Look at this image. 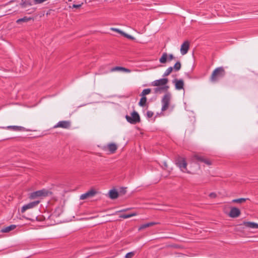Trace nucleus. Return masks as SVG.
Segmentation results:
<instances>
[{
  "mask_svg": "<svg viewBox=\"0 0 258 258\" xmlns=\"http://www.w3.org/2000/svg\"><path fill=\"white\" fill-rule=\"evenodd\" d=\"M226 75V72L223 67H220L216 68L212 73L210 81L212 83H216L220 79L224 78Z\"/></svg>",
  "mask_w": 258,
  "mask_h": 258,
  "instance_id": "1",
  "label": "nucleus"
},
{
  "mask_svg": "<svg viewBox=\"0 0 258 258\" xmlns=\"http://www.w3.org/2000/svg\"><path fill=\"white\" fill-rule=\"evenodd\" d=\"M175 162L176 165L180 168L181 171L188 172L187 169V163L185 158L178 156L176 157Z\"/></svg>",
  "mask_w": 258,
  "mask_h": 258,
  "instance_id": "2",
  "label": "nucleus"
},
{
  "mask_svg": "<svg viewBox=\"0 0 258 258\" xmlns=\"http://www.w3.org/2000/svg\"><path fill=\"white\" fill-rule=\"evenodd\" d=\"M171 98V94L169 92H167L163 96L161 100L162 105L161 110L162 111H165L168 108Z\"/></svg>",
  "mask_w": 258,
  "mask_h": 258,
  "instance_id": "3",
  "label": "nucleus"
},
{
  "mask_svg": "<svg viewBox=\"0 0 258 258\" xmlns=\"http://www.w3.org/2000/svg\"><path fill=\"white\" fill-rule=\"evenodd\" d=\"M51 192L48 190L43 189L37 190L30 194L29 198L31 199H34L38 197H44L51 195Z\"/></svg>",
  "mask_w": 258,
  "mask_h": 258,
  "instance_id": "4",
  "label": "nucleus"
},
{
  "mask_svg": "<svg viewBox=\"0 0 258 258\" xmlns=\"http://www.w3.org/2000/svg\"><path fill=\"white\" fill-rule=\"evenodd\" d=\"M125 118L128 122L132 124H136L140 121V115L136 111L132 113L131 116L126 115Z\"/></svg>",
  "mask_w": 258,
  "mask_h": 258,
  "instance_id": "5",
  "label": "nucleus"
},
{
  "mask_svg": "<svg viewBox=\"0 0 258 258\" xmlns=\"http://www.w3.org/2000/svg\"><path fill=\"white\" fill-rule=\"evenodd\" d=\"M175 59V57L172 54L168 55L166 52H164L161 57L159 58V62L161 63H165L168 60L171 61Z\"/></svg>",
  "mask_w": 258,
  "mask_h": 258,
  "instance_id": "6",
  "label": "nucleus"
},
{
  "mask_svg": "<svg viewBox=\"0 0 258 258\" xmlns=\"http://www.w3.org/2000/svg\"><path fill=\"white\" fill-rule=\"evenodd\" d=\"M40 202L39 200H36L24 205L21 208V212L24 213L28 209L36 207L39 204Z\"/></svg>",
  "mask_w": 258,
  "mask_h": 258,
  "instance_id": "7",
  "label": "nucleus"
},
{
  "mask_svg": "<svg viewBox=\"0 0 258 258\" xmlns=\"http://www.w3.org/2000/svg\"><path fill=\"white\" fill-rule=\"evenodd\" d=\"M192 160L193 161H197V162H204L205 163V164H206L207 165H210L211 164V162L204 158L203 156H200L198 154H195L193 155L192 157Z\"/></svg>",
  "mask_w": 258,
  "mask_h": 258,
  "instance_id": "8",
  "label": "nucleus"
},
{
  "mask_svg": "<svg viewBox=\"0 0 258 258\" xmlns=\"http://www.w3.org/2000/svg\"><path fill=\"white\" fill-rule=\"evenodd\" d=\"M71 122L69 120H63L59 121L56 124L53 126V128L61 127L63 128H69L71 127Z\"/></svg>",
  "mask_w": 258,
  "mask_h": 258,
  "instance_id": "9",
  "label": "nucleus"
},
{
  "mask_svg": "<svg viewBox=\"0 0 258 258\" xmlns=\"http://www.w3.org/2000/svg\"><path fill=\"white\" fill-rule=\"evenodd\" d=\"M168 79L167 78H162L159 80H156L151 83L152 86H164L167 84Z\"/></svg>",
  "mask_w": 258,
  "mask_h": 258,
  "instance_id": "10",
  "label": "nucleus"
},
{
  "mask_svg": "<svg viewBox=\"0 0 258 258\" xmlns=\"http://www.w3.org/2000/svg\"><path fill=\"white\" fill-rule=\"evenodd\" d=\"M240 210L236 207H232L231 208L229 216L231 218H237L240 215Z\"/></svg>",
  "mask_w": 258,
  "mask_h": 258,
  "instance_id": "11",
  "label": "nucleus"
},
{
  "mask_svg": "<svg viewBox=\"0 0 258 258\" xmlns=\"http://www.w3.org/2000/svg\"><path fill=\"white\" fill-rule=\"evenodd\" d=\"M173 83L175 84V87L176 90H181L183 88L184 82L182 79L178 80L175 79L172 81Z\"/></svg>",
  "mask_w": 258,
  "mask_h": 258,
  "instance_id": "12",
  "label": "nucleus"
},
{
  "mask_svg": "<svg viewBox=\"0 0 258 258\" xmlns=\"http://www.w3.org/2000/svg\"><path fill=\"white\" fill-rule=\"evenodd\" d=\"M189 47V43L188 41H184L181 46L180 52L182 55L186 54Z\"/></svg>",
  "mask_w": 258,
  "mask_h": 258,
  "instance_id": "13",
  "label": "nucleus"
},
{
  "mask_svg": "<svg viewBox=\"0 0 258 258\" xmlns=\"http://www.w3.org/2000/svg\"><path fill=\"white\" fill-rule=\"evenodd\" d=\"M96 194V191L94 189H91L87 192L81 195L80 199L85 200L89 197H92Z\"/></svg>",
  "mask_w": 258,
  "mask_h": 258,
  "instance_id": "14",
  "label": "nucleus"
},
{
  "mask_svg": "<svg viewBox=\"0 0 258 258\" xmlns=\"http://www.w3.org/2000/svg\"><path fill=\"white\" fill-rule=\"evenodd\" d=\"M243 224L245 226L250 228L252 229H257L258 228V224L251 222H244Z\"/></svg>",
  "mask_w": 258,
  "mask_h": 258,
  "instance_id": "15",
  "label": "nucleus"
},
{
  "mask_svg": "<svg viewBox=\"0 0 258 258\" xmlns=\"http://www.w3.org/2000/svg\"><path fill=\"white\" fill-rule=\"evenodd\" d=\"M105 148H106L110 153H113L117 149V146L114 143H110L108 144Z\"/></svg>",
  "mask_w": 258,
  "mask_h": 258,
  "instance_id": "16",
  "label": "nucleus"
},
{
  "mask_svg": "<svg viewBox=\"0 0 258 258\" xmlns=\"http://www.w3.org/2000/svg\"><path fill=\"white\" fill-rule=\"evenodd\" d=\"M109 196L110 199H115L118 196V193L115 189H111L109 192Z\"/></svg>",
  "mask_w": 258,
  "mask_h": 258,
  "instance_id": "17",
  "label": "nucleus"
},
{
  "mask_svg": "<svg viewBox=\"0 0 258 258\" xmlns=\"http://www.w3.org/2000/svg\"><path fill=\"white\" fill-rule=\"evenodd\" d=\"M16 228V225H11L9 226H7L6 227H5L1 229V232L3 233H7L8 232L13 229H14Z\"/></svg>",
  "mask_w": 258,
  "mask_h": 258,
  "instance_id": "18",
  "label": "nucleus"
},
{
  "mask_svg": "<svg viewBox=\"0 0 258 258\" xmlns=\"http://www.w3.org/2000/svg\"><path fill=\"white\" fill-rule=\"evenodd\" d=\"M32 18L31 17H24L22 18L19 19L17 20L16 22L17 23L20 24L22 23H26L28 22L29 21H30L32 20Z\"/></svg>",
  "mask_w": 258,
  "mask_h": 258,
  "instance_id": "19",
  "label": "nucleus"
},
{
  "mask_svg": "<svg viewBox=\"0 0 258 258\" xmlns=\"http://www.w3.org/2000/svg\"><path fill=\"white\" fill-rule=\"evenodd\" d=\"M20 6L22 8H26L28 6H32V4L29 0H22Z\"/></svg>",
  "mask_w": 258,
  "mask_h": 258,
  "instance_id": "20",
  "label": "nucleus"
},
{
  "mask_svg": "<svg viewBox=\"0 0 258 258\" xmlns=\"http://www.w3.org/2000/svg\"><path fill=\"white\" fill-rule=\"evenodd\" d=\"M141 96L142 97L140 99V100L139 102V105L141 107H144L146 104L147 99L146 96Z\"/></svg>",
  "mask_w": 258,
  "mask_h": 258,
  "instance_id": "21",
  "label": "nucleus"
},
{
  "mask_svg": "<svg viewBox=\"0 0 258 258\" xmlns=\"http://www.w3.org/2000/svg\"><path fill=\"white\" fill-rule=\"evenodd\" d=\"M181 67V64L180 61H177L174 64L173 68V70L175 72H177L179 71Z\"/></svg>",
  "mask_w": 258,
  "mask_h": 258,
  "instance_id": "22",
  "label": "nucleus"
},
{
  "mask_svg": "<svg viewBox=\"0 0 258 258\" xmlns=\"http://www.w3.org/2000/svg\"><path fill=\"white\" fill-rule=\"evenodd\" d=\"M155 224H156V223H155V222L147 223H146V224L142 225L140 226V227L139 228V229L140 230L143 229H145V228H146L147 227H148L154 225Z\"/></svg>",
  "mask_w": 258,
  "mask_h": 258,
  "instance_id": "23",
  "label": "nucleus"
},
{
  "mask_svg": "<svg viewBox=\"0 0 258 258\" xmlns=\"http://www.w3.org/2000/svg\"><path fill=\"white\" fill-rule=\"evenodd\" d=\"M0 127L1 128H7L8 129H21V130L26 129L24 127H22V126H16V125H10V126H6V127L0 126Z\"/></svg>",
  "mask_w": 258,
  "mask_h": 258,
  "instance_id": "24",
  "label": "nucleus"
},
{
  "mask_svg": "<svg viewBox=\"0 0 258 258\" xmlns=\"http://www.w3.org/2000/svg\"><path fill=\"white\" fill-rule=\"evenodd\" d=\"M136 215H137L136 213H132L131 214H122L119 217L121 218L127 219V218H131L133 216H135Z\"/></svg>",
  "mask_w": 258,
  "mask_h": 258,
  "instance_id": "25",
  "label": "nucleus"
},
{
  "mask_svg": "<svg viewBox=\"0 0 258 258\" xmlns=\"http://www.w3.org/2000/svg\"><path fill=\"white\" fill-rule=\"evenodd\" d=\"M151 92V89L150 88L145 89L143 90L140 96H146V95L150 94Z\"/></svg>",
  "mask_w": 258,
  "mask_h": 258,
  "instance_id": "26",
  "label": "nucleus"
},
{
  "mask_svg": "<svg viewBox=\"0 0 258 258\" xmlns=\"http://www.w3.org/2000/svg\"><path fill=\"white\" fill-rule=\"evenodd\" d=\"M173 70V68L172 67H170L165 71L164 74L163 75V77H165L168 76V75H170V74L172 72Z\"/></svg>",
  "mask_w": 258,
  "mask_h": 258,
  "instance_id": "27",
  "label": "nucleus"
},
{
  "mask_svg": "<svg viewBox=\"0 0 258 258\" xmlns=\"http://www.w3.org/2000/svg\"><path fill=\"white\" fill-rule=\"evenodd\" d=\"M247 200V199H245V198H240V199H234L232 200V202L241 204V203H242L245 202Z\"/></svg>",
  "mask_w": 258,
  "mask_h": 258,
  "instance_id": "28",
  "label": "nucleus"
},
{
  "mask_svg": "<svg viewBox=\"0 0 258 258\" xmlns=\"http://www.w3.org/2000/svg\"><path fill=\"white\" fill-rule=\"evenodd\" d=\"M154 92L156 94H161L163 92L161 87H157L154 89Z\"/></svg>",
  "mask_w": 258,
  "mask_h": 258,
  "instance_id": "29",
  "label": "nucleus"
},
{
  "mask_svg": "<svg viewBox=\"0 0 258 258\" xmlns=\"http://www.w3.org/2000/svg\"><path fill=\"white\" fill-rule=\"evenodd\" d=\"M110 30L112 31L118 32V33L120 34L121 35H122L124 33V32L122 31V30H121L118 28H111Z\"/></svg>",
  "mask_w": 258,
  "mask_h": 258,
  "instance_id": "30",
  "label": "nucleus"
},
{
  "mask_svg": "<svg viewBox=\"0 0 258 258\" xmlns=\"http://www.w3.org/2000/svg\"><path fill=\"white\" fill-rule=\"evenodd\" d=\"M123 36L128 38V39H130L131 40H135V38L133 36H132V35H130L125 32L123 33V35H122Z\"/></svg>",
  "mask_w": 258,
  "mask_h": 258,
  "instance_id": "31",
  "label": "nucleus"
},
{
  "mask_svg": "<svg viewBox=\"0 0 258 258\" xmlns=\"http://www.w3.org/2000/svg\"><path fill=\"white\" fill-rule=\"evenodd\" d=\"M122 70H123V67H115L112 68L111 69V72H114V71H122Z\"/></svg>",
  "mask_w": 258,
  "mask_h": 258,
  "instance_id": "32",
  "label": "nucleus"
},
{
  "mask_svg": "<svg viewBox=\"0 0 258 258\" xmlns=\"http://www.w3.org/2000/svg\"><path fill=\"white\" fill-rule=\"evenodd\" d=\"M135 254L134 252H130L126 254L125 257V258H132Z\"/></svg>",
  "mask_w": 258,
  "mask_h": 258,
  "instance_id": "33",
  "label": "nucleus"
},
{
  "mask_svg": "<svg viewBox=\"0 0 258 258\" xmlns=\"http://www.w3.org/2000/svg\"><path fill=\"white\" fill-rule=\"evenodd\" d=\"M162 91L165 92V93L168 91V89L169 88V86L167 85H164L162 87H161Z\"/></svg>",
  "mask_w": 258,
  "mask_h": 258,
  "instance_id": "34",
  "label": "nucleus"
},
{
  "mask_svg": "<svg viewBox=\"0 0 258 258\" xmlns=\"http://www.w3.org/2000/svg\"><path fill=\"white\" fill-rule=\"evenodd\" d=\"M83 4V2H82L81 4H74L72 6V8L78 9V8H80Z\"/></svg>",
  "mask_w": 258,
  "mask_h": 258,
  "instance_id": "35",
  "label": "nucleus"
},
{
  "mask_svg": "<svg viewBox=\"0 0 258 258\" xmlns=\"http://www.w3.org/2000/svg\"><path fill=\"white\" fill-rule=\"evenodd\" d=\"M154 115V113L151 111H148L147 112V116L148 118L152 117Z\"/></svg>",
  "mask_w": 258,
  "mask_h": 258,
  "instance_id": "36",
  "label": "nucleus"
},
{
  "mask_svg": "<svg viewBox=\"0 0 258 258\" xmlns=\"http://www.w3.org/2000/svg\"><path fill=\"white\" fill-rule=\"evenodd\" d=\"M209 197L212 199H214L217 197V194L215 192H211L209 195Z\"/></svg>",
  "mask_w": 258,
  "mask_h": 258,
  "instance_id": "37",
  "label": "nucleus"
},
{
  "mask_svg": "<svg viewBox=\"0 0 258 258\" xmlns=\"http://www.w3.org/2000/svg\"><path fill=\"white\" fill-rule=\"evenodd\" d=\"M122 71H123L124 72H126V73H130L131 72V70H130L128 69H126V68H123V67Z\"/></svg>",
  "mask_w": 258,
  "mask_h": 258,
  "instance_id": "38",
  "label": "nucleus"
},
{
  "mask_svg": "<svg viewBox=\"0 0 258 258\" xmlns=\"http://www.w3.org/2000/svg\"><path fill=\"white\" fill-rule=\"evenodd\" d=\"M126 211V209L122 210L120 211L119 212H123V211Z\"/></svg>",
  "mask_w": 258,
  "mask_h": 258,
  "instance_id": "39",
  "label": "nucleus"
}]
</instances>
